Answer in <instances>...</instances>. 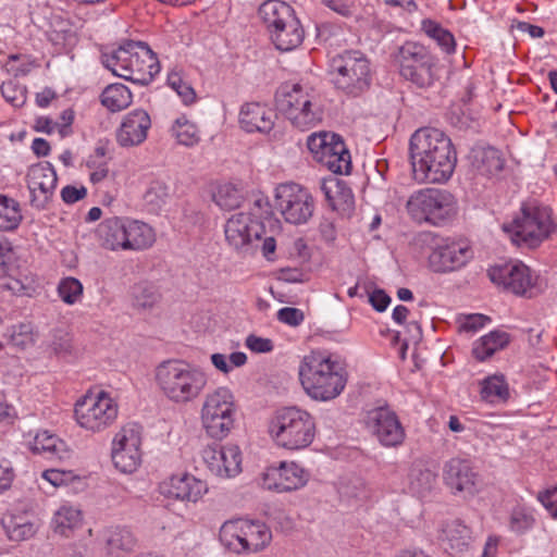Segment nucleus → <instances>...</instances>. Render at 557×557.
<instances>
[{
    "label": "nucleus",
    "instance_id": "obj_30",
    "mask_svg": "<svg viewBox=\"0 0 557 557\" xmlns=\"http://www.w3.org/2000/svg\"><path fill=\"white\" fill-rule=\"evenodd\" d=\"M270 38L276 49L281 51H292L298 48L304 41L305 29L296 13L283 26L272 30Z\"/></svg>",
    "mask_w": 557,
    "mask_h": 557
},
{
    "label": "nucleus",
    "instance_id": "obj_37",
    "mask_svg": "<svg viewBox=\"0 0 557 557\" xmlns=\"http://www.w3.org/2000/svg\"><path fill=\"white\" fill-rule=\"evenodd\" d=\"M23 221L21 203L4 194H0V232H14Z\"/></svg>",
    "mask_w": 557,
    "mask_h": 557
},
{
    "label": "nucleus",
    "instance_id": "obj_33",
    "mask_svg": "<svg viewBox=\"0 0 557 557\" xmlns=\"http://www.w3.org/2000/svg\"><path fill=\"white\" fill-rule=\"evenodd\" d=\"M481 399L491 405L505 404L510 398L509 384L503 374H493L480 382Z\"/></svg>",
    "mask_w": 557,
    "mask_h": 557
},
{
    "label": "nucleus",
    "instance_id": "obj_63",
    "mask_svg": "<svg viewBox=\"0 0 557 557\" xmlns=\"http://www.w3.org/2000/svg\"><path fill=\"white\" fill-rule=\"evenodd\" d=\"M369 301L376 311L383 312L388 307L391 297L383 289H375L370 294Z\"/></svg>",
    "mask_w": 557,
    "mask_h": 557
},
{
    "label": "nucleus",
    "instance_id": "obj_14",
    "mask_svg": "<svg viewBox=\"0 0 557 557\" xmlns=\"http://www.w3.org/2000/svg\"><path fill=\"white\" fill-rule=\"evenodd\" d=\"M314 159L336 174H349L351 157L342 137L334 133H314L307 141Z\"/></svg>",
    "mask_w": 557,
    "mask_h": 557
},
{
    "label": "nucleus",
    "instance_id": "obj_10",
    "mask_svg": "<svg viewBox=\"0 0 557 557\" xmlns=\"http://www.w3.org/2000/svg\"><path fill=\"white\" fill-rule=\"evenodd\" d=\"M237 406L233 392L220 386L208 393L200 409V422L206 434L214 440L225 438L234 429Z\"/></svg>",
    "mask_w": 557,
    "mask_h": 557
},
{
    "label": "nucleus",
    "instance_id": "obj_27",
    "mask_svg": "<svg viewBox=\"0 0 557 557\" xmlns=\"http://www.w3.org/2000/svg\"><path fill=\"white\" fill-rule=\"evenodd\" d=\"M151 128V119L147 111L136 109L127 113L116 132V141L121 147H134L143 144Z\"/></svg>",
    "mask_w": 557,
    "mask_h": 557
},
{
    "label": "nucleus",
    "instance_id": "obj_12",
    "mask_svg": "<svg viewBox=\"0 0 557 557\" xmlns=\"http://www.w3.org/2000/svg\"><path fill=\"white\" fill-rule=\"evenodd\" d=\"M117 414L119 405L106 391L88 392L74 406L76 423L91 433H100L113 425Z\"/></svg>",
    "mask_w": 557,
    "mask_h": 557
},
{
    "label": "nucleus",
    "instance_id": "obj_64",
    "mask_svg": "<svg viewBox=\"0 0 557 557\" xmlns=\"http://www.w3.org/2000/svg\"><path fill=\"white\" fill-rule=\"evenodd\" d=\"M52 351L59 358H66L73 352V345L70 337H60L52 343Z\"/></svg>",
    "mask_w": 557,
    "mask_h": 557
},
{
    "label": "nucleus",
    "instance_id": "obj_15",
    "mask_svg": "<svg viewBox=\"0 0 557 557\" xmlns=\"http://www.w3.org/2000/svg\"><path fill=\"white\" fill-rule=\"evenodd\" d=\"M141 444V430L137 424L128 423L115 433L111 459L120 472L131 474L137 471L143 461Z\"/></svg>",
    "mask_w": 557,
    "mask_h": 557
},
{
    "label": "nucleus",
    "instance_id": "obj_4",
    "mask_svg": "<svg viewBox=\"0 0 557 557\" xmlns=\"http://www.w3.org/2000/svg\"><path fill=\"white\" fill-rule=\"evenodd\" d=\"M103 65L114 75L147 85L160 72L157 54L143 41H126L101 55Z\"/></svg>",
    "mask_w": 557,
    "mask_h": 557
},
{
    "label": "nucleus",
    "instance_id": "obj_52",
    "mask_svg": "<svg viewBox=\"0 0 557 557\" xmlns=\"http://www.w3.org/2000/svg\"><path fill=\"white\" fill-rule=\"evenodd\" d=\"M8 336L10 343L20 349H25L35 342L34 327L29 322L12 325Z\"/></svg>",
    "mask_w": 557,
    "mask_h": 557
},
{
    "label": "nucleus",
    "instance_id": "obj_29",
    "mask_svg": "<svg viewBox=\"0 0 557 557\" xmlns=\"http://www.w3.org/2000/svg\"><path fill=\"white\" fill-rule=\"evenodd\" d=\"M125 251H144L151 248L156 240V230L148 223L124 216Z\"/></svg>",
    "mask_w": 557,
    "mask_h": 557
},
{
    "label": "nucleus",
    "instance_id": "obj_41",
    "mask_svg": "<svg viewBox=\"0 0 557 557\" xmlns=\"http://www.w3.org/2000/svg\"><path fill=\"white\" fill-rule=\"evenodd\" d=\"M505 161L500 151L495 148H483L475 152L474 166L486 176L498 174L504 169Z\"/></svg>",
    "mask_w": 557,
    "mask_h": 557
},
{
    "label": "nucleus",
    "instance_id": "obj_39",
    "mask_svg": "<svg viewBox=\"0 0 557 557\" xmlns=\"http://www.w3.org/2000/svg\"><path fill=\"white\" fill-rule=\"evenodd\" d=\"M536 510L525 504L516 505L508 518V528L518 535L525 534L536 524Z\"/></svg>",
    "mask_w": 557,
    "mask_h": 557
},
{
    "label": "nucleus",
    "instance_id": "obj_25",
    "mask_svg": "<svg viewBox=\"0 0 557 557\" xmlns=\"http://www.w3.org/2000/svg\"><path fill=\"white\" fill-rule=\"evenodd\" d=\"M261 224L251 213L238 212L226 222L224 233L227 243L235 249H243L253 239H260Z\"/></svg>",
    "mask_w": 557,
    "mask_h": 557
},
{
    "label": "nucleus",
    "instance_id": "obj_47",
    "mask_svg": "<svg viewBox=\"0 0 557 557\" xmlns=\"http://www.w3.org/2000/svg\"><path fill=\"white\" fill-rule=\"evenodd\" d=\"M436 481V474L425 468H413L409 475L410 490L419 495L430 492Z\"/></svg>",
    "mask_w": 557,
    "mask_h": 557
},
{
    "label": "nucleus",
    "instance_id": "obj_57",
    "mask_svg": "<svg viewBox=\"0 0 557 557\" xmlns=\"http://www.w3.org/2000/svg\"><path fill=\"white\" fill-rule=\"evenodd\" d=\"M536 499L553 519H557V485L539 492Z\"/></svg>",
    "mask_w": 557,
    "mask_h": 557
},
{
    "label": "nucleus",
    "instance_id": "obj_6",
    "mask_svg": "<svg viewBox=\"0 0 557 557\" xmlns=\"http://www.w3.org/2000/svg\"><path fill=\"white\" fill-rule=\"evenodd\" d=\"M315 433L314 417L298 407H285L277 410L269 424V434L275 444L293 451L309 447Z\"/></svg>",
    "mask_w": 557,
    "mask_h": 557
},
{
    "label": "nucleus",
    "instance_id": "obj_2",
    "mask_svg": "<svg viewBox=\"0 0 557 557\" xmlns=\"http://www.w3.org/2000/svg\"><path fill=\"white\" fill-rule=\"evenodd\" d=\"M154 382L169 401L184 406L196 401L203 394L208 377L197 366L173 358L156 367Z\"/></svg>",
    "mask_w": 557,
    "mask_h": 557
},
{
    "label": "nucleus",
    "instance_id": "obj_46",
    "mask_svg": "<svg viewBox=\"0 0 557 557\" xmlns=\"http://www.w3.org/2000/svg\"><path fill=\"white\" fill-rule=\"evenodd\" d=\"M57 293L65 305L73 306L82 300L84 286L78 278L66 276L60 280Z\"/></svg>",
    "mask_w": 557,
    "mask_h": 557
},
{
    "label": "nucleus",
    "instance_id": "obj_32",
    "mask_svg": "<svg viewBox=\"0 0 557 557\" xmlns=\"http://www.w3.org/2000/svg\"><path fill=\"white\" fill-rule=\"evenodd\" d=\"M294 13L295 10L289 4L280 0H268L258 10L259 17L269 34L283 26Z\"/></svg>",
    "mask_w": 557,
    "mask_h": 557
},
{
    "label": "nucleus",
    "instance_id": "obj_13",
    "mask_svg": "<svg viewBox=\"0 0 557 557\" xmlns=\"http://www.w3.org/2000/svg\"><path fill=\"white\" fill-rule=\"evenodd\" d=\"M399 74L419 88H429L437 79L436 62L433 55L413 41H406L394 55Z\"/></svg>",
    "mask_w": 557,
    "mask_h": 557
},
{
    "label": "nucleus",
    "instance_id": "obj_5",
    "mask_svg": "<svg viewBox=\"0 0 557 557\" xmlns=\"http://www.w3.org/2000/svg\"><path fill=\"white\" fill-rule=\"evenodd\" d=\"M275 99L281 113L300 131L315 127L323 119L320 95L308 84H284Z\"/></svg>",
    "mask_w": 557,
    "mask_h": 557
},
{
    "label": "nucleus",
    "instance_id": "obj_40",
    "mask_svg": "<svg viewBox=\"0 0 557 557\" xmlns=\"http://www.w3.org/2000/svg\"><path fill=\"white\" fill-rule=\"evenodd\" d=\"M171 134L177 144L186 147H195L201 140L198 126L188 120L186 115H181L173 122Z\"/></svg>",
    "mask_w": 557,
    "mask_h": 557
},
{
    "label": "nucleus",
    "instance_id": "obj_24",
    "mask_svg": "<svg viewBox=\"0 0 557 557\" xmlns=\"http://www.w3.org/2000/svg\"><path fill=\"white\" fill-rule=\"evenodd\" d=\"M57 173L48 163L33 165L27 174L28 188L32 194V206L37 209L46 207L57 187Z\"/></svg>",
    "mask_w": 557,
    "mask_h": 557
},
{
    "label": "nucleus",
    "instance_id": "obj_18",
    "mask_svg": "<svg viewBox=\"0 0 557 557\" xmlns=\"http://www.w3.org/2000/svg\"><path fill=\"white\" fill-rule=\"evenodd\" d=\"M472 258L470 246L451 238H435L428 258L429 268L436 273L456 271Z\"/></svg>",
    "mask_w": 557,
    "mask_h": 557
},
{
    "label": "nucleus",
    "instance_id": "obj_45",
    "mask_svg": "<svg viewBox=\"0 0 557 557\" xmlns=\"http://www.w3.org/2000/svg\"><path fill=\"white\" fill-rule=\"evenodd\" d=\"M132 297L133 307L139 311L153 308L160 299L154 286L147 283L136 284L133 287Z\"/></svg>",
    "mask_w": 557,
    "mask_h": 557
},
{
    "label": "nucleus",
    "instance_id": "obj_17",
    "mask_svg": "<svg viewBox=\"0 0 557 557\" xmlns=\"http://www.w3.org/2000/svg\"><path fill=\"white\" fill-rule=\"evenodd\" d=\"M490 280L504 289L518 296L532 297L537 276L522 261L513 260L488 269Z\"/></svg>",
    "mask_w": 557,
    "mask_h": 557
},
{
    "label": "nucleus",
    "instance_id": "obj_49",
    "mask_svg": "<svg viewBox=\"0 0 557 557\" xmlns=\"http://www.w3.org/2000/svg\"><path fill=\"white\" fill-rule=\"evenodd\" d=\"M39 64L36 60L27 54H10L4 64L8 73L14 77L27 76L34 69L38 67Z\"/></svg>",
    "mask_w": 557,
    "mask_h": 557
},
{
    "label": "nucleus",
    "instance_id": "obj_38",
    "mask_svg": "<svg viewBox=\"0 0 557 557\" xmlns=\"http://www.w3.org/2000/svg\"><path fill=\"white\" fill-rule=\"evenodd\" d=\"M101 104L111 112H120L131 106L133 95L123 84L116 83L107 86L100 96Z\"/></svg>",
    "mask_w": 557,
    "mask_h": 557
},
{
    "label": "nucleus",
    "instance_id": "obj_22",
    "mask_svg": "<svg viewBox=\"0 0 557 557\" xmlns=\"http://www.w3.org/2000/svg\"><path fill=\"white\" fill-rule=\"evenodd\" d=\"M444 481L453 494L474 496L480 492L481 478L473 462L466 458H451L444 467Z\"/></svg>",
    "mask_w": 557,
    "mask_h": 557
},
{
    "label": "nucleus",
    "instance_id": "obj_55",
    "mask_svg": "<svg viewBox=\"0 0 557 557\" xmlns=\"http://www.w3.org/2000/svg\"><path fill=\"white\" fill-rule=\"evenodd\" d=\"M1 94L5 101L15 108L23 107L27 100L26 87L13 81H7L2 83Z\"/></svg>",
    "mask_w": 557,
    "mask_h": 557
},
{
    "label": "nucleus",
    "instance_id": "obj_28",
    "mask_svg": "<svg viewBox=\"0 0 557 557\" xmlns=\"http://www.w3.org/2000/svg\"><path fill=\"white\" fill-rule=\"evenodd\" d=\"M96 237L101 248L109 251H125L124 216L113 215L102 220L96 230Z\"/></svg>",
    "mask_w": 557,
    "mask_h": 557
},
{
    "label": "nucleus",
    "instance_id": "obj_42",
    "mask_svg": "<svg viewBox=\"0 0 557 557\" xmlns=\"http://www.w3.org/2000/svg\"><path fill=\"white\" fill-rule=\"evenodd\" d=\"M82 523V512L78 508L63 505L54 513L53 524L57 533L69 536Z\"/></svg>",
    "mask_w": 557,
    "mask_h": 557
},
{
    "label": "nucleus",
    "instance_id": "obj_58",
    "mask_svg": "<svg viewBox=\"0 0 557 557\" xmlns=\"http://www.w3.org/2000/svg\"><path fill=\"white\" fill-rule=\"evenodd\" d=\"M491 319L481 313H472L459 319V329L465 332H475L482 329Z\"/></svg>",
    "mask_w": 557,
    "mask_h": 557
},
{
    "label": "nucleus",
    "instance_id": "obj_62",
    "mask_svg": "<svg viewBox=\"0 0 557 557\" xmlns=\"http://www.w3.org/2000/svg\"><path fill=\"white\" fill-rule=\"evenodd\" d=\"M15 473L9 461H0V494L9 490Z\"/></svg>",
    "mask_w": 557,
    "mask_h": 557
},
{
    "label": "nucleus",
    "instance_id": "obj_50",
    "mask_svg": "<svg viewBox=\"0 0 557 557\" xmlns=\"http://www.w3.org/2000/svg\"><path fill=\"white\" fill-rule=\"evenodd\" d=\"M144 198L152 210L161 209L171 198L170 187L164 182L153 181L145 193Z\"/></svg>",
    "mask_w": 557,
    "mask_h": 557
},
{
    "label": "nucleus",
    "instance_id": "obj_48",
    "mask_svg": "<svg viewBox=\"0 0 557 557\" xmlns=\"http://www.w3.org/2000/svg\"><path fill=\"white\" fill-rule=\"evenodd\" d=\"M64 446L63 441L47 431L38 432L33 442L32 449L37 454L59 455Z\"/></svg>",
    "mask_w": 557,
    "mask_h": 557
},
{
    "label": "nucleus",
    "instance_id": "obj_9",
    "mask_svg": "<svg viewBox=\"0 0 557 557\" xmlns=\"http://www.w3.org/2000/svg\"><path fill=\"white\" fill-rule=\"evenodd\" d=\"M406 209L410 218L420 224L442 226L454 220L458 206L450 191L428 187L412 193L406 202Z\"/></svg>",
    "mask_w": 557,
    "mask_h": 557
},
{
    "label": "nucleus",
    "instance_id": "obj_34",
    "mask_svg": "<svg viewBox=\"0 0 557 557\" xmlns=\"http://www.w3.org/2000/svg\"><path fill=\"white\" fill-rule=\"evenodd\" d=\"M109 143L99 140L94 151L86 160V166L89 170V180L92 184L104 181L109 175Z\"/></svg>",
    "mask_w": 557,
    "mask_h": 557
},
{
    "label": "nucleus",
    "instance_id": "obj_56",
    "mask_svg": "<svg viewBox=\"0 0 557 557\" xmlns=\"http://www.w3.org/2000/svg\"><path fill=\"white\" fill-rule=\"evenodd\" d=\"M41 476L55 487L67 485L78 479L74 471L62 469H47L42 472Z\"/></svg>",
    "mask_w": 557,
    "mask_h": 557
},
{
    "label": "nucleus",
    "instance_id": "obj_16",
    "mask_svg": "<svg viewBox=\"0 0 557 557\" xmlns=\"http://www.w3.org/2000/svg\"><path fill=\"white\" fill-rule=\"evenodd\" d=\"M276 209L284 220L290 224H304L309 221L314 211V200L311 194L299 184H280L275 189Z\"/></svg>",
    "mask_w": 557,
    "mask_h": 557
},
{
    "label": "nucleus",
    "instance_id": "obj_53",
    "mask_svg": "<svg viewBox=\"0 0 557 557\" xmlns=\"http://www.w3.org/2000/svg\"><path fill=\"white\" fill-rule=\"evenodd\" d=\"M242 199L240 190L230 183L221 185L214 195L215 203L226 210L239 207Z\"/></svg>",
    "mask_w": 557,
    "mask_h": 557
},
{
    "label": "nucleus",
    "instance_id": "obj_11",
    "mask_svg": "<svg viewBox=\"0 0 557 557\" xmlns=\"http://www.w3.org/2000/svg\"><path fill=\"white\" fill-rule=\"evenodd\" d=\"M221 543L236 554H255L265 549L272 541L270 528L261 521L234 519L220 529Z\"/></svg>",
    "mask_w": 557,
    "mask_h": 557
},
{
    "label": "nucleus",
    "instance_id": "obj_21",
    "mask_svg": "<svg viewBox=\"0 0 557 557\" xmlns=\"http://www.w3.org/2000/svg\"><path fill=\"white\" fill-rule=\"evenodd\" d=\"M366 424L385 447H397L405 441V428L396 412L388 407H377L368 411Z\"/></svg>",
    "mask_w": 557,
    "mask_h": 557
},
{
    "label": "nucleus",
    "instance_id": "obj_7",
    "mask_svg": "<svg viewBox=\"0 0 557 557\" xmlns=\"http://www.w3.org/2000/svg\"><path fill=\"white\" fill-rule=\"evenodd\" d=\"M503 230L515 245L534 249L552 237L557 224L550 208L528 202L521 206L519 214L510 224H505Z\"/></svg>",
    "mask_w": 557,
    "mask_h": 557
},
{
    "label": "nucleus",
    "instance_id": "obj_35",
    "mask_svg": "<svg viewBox=\"0 0 557 557\" xmlns=\"http://www.w3.org/2000/svg\"><path fill=\"white\" fill-rule=\"evenodd\" d=\"M1 524L11 541L21 542L33 537L35 524L26 515L9 512L1 519Z\"/></svg>",
    "mask_w": 557,
    "mask_h": 557
},
{
    "label": "nucleus",
    "instance_id": "obj_31",
    "mask_svg": "<svg viewBox=\"0 0 557 557\" xmlns=\"http://www.w3.org/2000/svg\"><path fill=\"white\" fill-rule=\"evenodd\" d=\"M440 540L445 550L450 555L459 554L468 548L471 541V530L459 519L444 524Z\"/></svg>",
    "mask_w": 557,
    "mask_h": 557
},
{
    "label": "nucleus",
    "instance_id": "obj_61",
    "mask_svg": "<svg viewBox=\"0 0 557 557\" xmlns=\"http://www.w3.org/2000/svg\"><path fill=\"white\" fill-rule=\"evenodd\" d=\"M87 195V189L84 186L75 187L67 185L61 190V198L65 203L72 205L81 199H84Z\"/></svg>",
    "mask_w": 557,
    "mask_h": 557
},
{
    "label": "nucleus",
    "instance_id": "obj_19",
    "mask_svg": "<svg viewBox=\"0 0 557 557\" xmlns=\"http://www.w3.org/2000/svg\"><path fill=\"white\" fill-rule=\"evenodd\" d=\"M309 480V473L295 461H281L270 466L260 475V485L277 493L292 492L304 487Z\"/></svg>",
    "mask_w": 557,
    "mask_h": 557
},
{
    "label": "nucleus",
    "instance_id": "obj_8",
    "mask_svg": "<svg viewBox=\"0 0 557 557\" xmlns=\"http://www.w3.org/2000/svg\"><path fill=\"white\" fill-rule=\"evenodd\" d=\"M327 74L333 86L349 97H359L371 86V64L360 51L347 50L334 55Z\"/></svg>",
    "mask_w": 557,
    "mask_h": 557
},
{
    "label": "nucleus",
    "instance_id": "obj_20",
    "mask_svg": "<svg viewBox=\"0 0 557 557\" xmlns=\"http://www.w3.org/2000/svg\"><path fill=\"white\" fill-rule=\"evenodd\" d=\"M201 459L208 470L221 479L235 478L242 472L243 455L235 444L207 445L201 450Z\"/></svg>",
    "mask_w": 557,
    "mask_h": 557
},
{
    "label": "nucleus",
    "instance_id": "obj_43",
    "mask_svg": "<svg viewBox=\"0 0 557 557\" xmlns=\"http://www.w3.org/2000/svg\"><path fill=\"white\" fill-rule=\"evenodd\" d=\"M168 85L171 87L177 96L181 98L185 106L194 104L197 100L195 89L191 87L189 82L185 78L182 71L172 70L168 74Z\"/></svg>",
    "mask_w": 557,
    "mask_h": 557
},
{
    "label": "nucleus",
    "instance_id": "obj_1",
    "mask_svg": "<svg viewBox=\"0 0 557 557\" xmlns=\"http://www.w3.org/2000/svg\"><path fill=\"white\" fill-rule=\"evenodd\" d=\"M410 159L419 183H444L450 178L457 153L450 138L441 129L423 127L410 138Z\"/></svg>",
    "mask_w": 557,
    "mask_h": 557
},
{
    "label": "nucleus",
    "instance_id": "obj_54",
    "mask_svg": "<svg viewBox=\"0 0 557 557\" xmlns=\"http://www.w3.org/2000/svg\"><path fill=\"white\" fill-rule=\"evenodd\" d=\"M109 547L114 550L131 552L136 546V539L127 528H115L108 537Z\"/></svg>",
    "mask_w": 557,
    "mask_h": 557
},
{
    "label": "nucleus",
    "instance_id": "obj_44",
    "mask_svg": "<svg viewBox=\"0 0 557 557\" xmlns=\"http://www.w3.org/2000/svg\"><path fill=\"white\" fill-rule=\"evenodd\" d=\"M422 29L430 38L437 42L443 51L446 53L455 51L456 42L453 34L443 28L438 23L432 20H424L422 22Z\"/></svg>",
    "mask_w": 557,
    "mask_h": 557
},
{
    "label": "nucleus",
    "instance_id": "obj_36",
    "mask_svg": "<svg viewBox=\"0 0 557 557\" xmlns=\"http://www.w3.org/2000/svg\"><path fill=\"white\" fill-rule=\"evenodd\" d=\"M510 343V335L504 331H492L482 336L473 345V356L479 361H484L496 351L504 349Z\"/></svg>",
    "mask_w": 557,
    "mask_h": 557
},
{
    "label": "nucleus",
    "instance_id": "obj_3",
    "mask_svg": "<svg viewBox=\"0 0 557 557\" xmlns=\"http://www.w3.org/2000/svg\"><path fill=\"white\" fill-rule=\"evenodd\" d=\"M298 375L305 393L313 400L337 398L347 384V372L330 354L312 351L300 361Z\"/></svg>",
    "mask_w": 557,
    "mask_h": 557
},
{
    "label": "nucleus",
    "instance_id": "obj_60",
    "mask_svg": "<svg viewBox=\"0 0 557 557\" xmlns=\"http://www.w3.org/2000/svg\"><path fill=\"white\" fill-rule=\"evenodd\" d=\"M277 318L283 323L297 326L304 321V313L297 308L285 307L278 310Z\"/></svg>",
    "mask_w": 557,
    "mask_h": 557
},
{
    "label": "nucleus",
    "instance_id": "obj_51",
    "mask_svg": "<svg viewBox=\"0 0 557 557\" xmlns=\"http://www.w3.org/2000/svg\"><path fill=\"white\" fill-rule=\"evenodd\" d=\"M33 278L26 274L5 273L0 276V285L14 294L28 295L33 290Z\"/></svg>",
    "mask_w": 557,
    "mask_h": 557
},
{
    "label": "nucleus",
    "instance_id": "obj_59",
    "mask_svg": "<svg viewBox=\"0 0 557 557\" xmlns=\"http://www.w3.org/2000/svg\"><path fill=\"white\" fill-rule=\"evenodd\" d=\"M245 345L256 354H265L273 350L274 345L270 338L260 337L253 334L247 336Z\"/></svg>",
    "mask_w": 557,
    "mask_h": 557
},
{
    "label": "nucleus",
    "instance_id": "obj_26",
    "mask_svg": "<svg viewBox=\"0 0 557 557\" xmlns=\"http://www.w3.org/2000/svg\"><path fill=\"white\" fill-rule=\"evenodd\" d=\"M277 119V114L270 106L262 102H246L240 107L238 122L246 133L269 134Z\"/></svg>",
    "mask_w": 557,
    "mask_h": 557
},
{
    "label": "nucleus",
    "instance_id": "obj_23",
    "mask_svg": "<svg viewBox=\"0 0 557 557\" xmlns=\"http://www.w3.org/2000/svg\"><path fill=\"white\" fill-rule=\"evenodd\" d=\"M159 492L169 499L197 503L208 492L205 481L188 472L172 474L159 484Z\"/></svg>",
    "mask_w": 557,
    "mask_h": 557
}]
</instances>
